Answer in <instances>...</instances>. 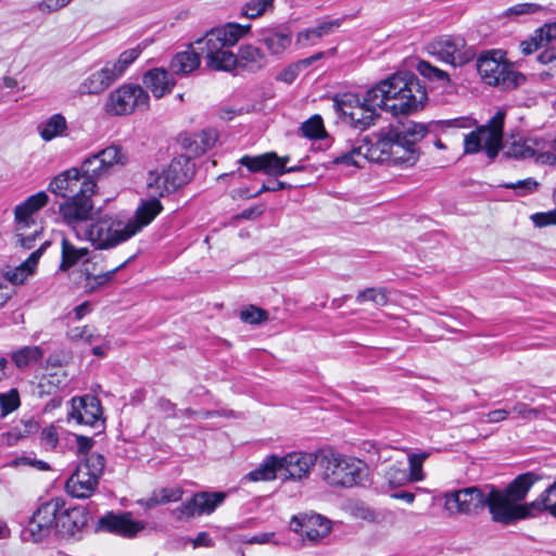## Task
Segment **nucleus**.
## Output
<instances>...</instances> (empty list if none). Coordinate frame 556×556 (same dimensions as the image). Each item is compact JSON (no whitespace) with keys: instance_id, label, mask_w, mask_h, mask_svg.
<instances>
[{"instance_id":"14","label":"nucleus","mask_w":556,"mask_h":556,"mask_svg":"<svg viewBox=\"0 0 556 556\" xmlns=\"http://www.w3.org/2000/svg\"><path fill=\"white\" fill-rule=\"evenodd\" d=\"M443 497L444 508L450 514L478 515L485 507L486 485L448 491Z\"/></svg>"},{"instance_id":"58","label":"nucleus","mask_w":556,"mask_h":556,"mask_svg":"<svg viewBox=\"0 0 556 556\" xmlns=\"http://www.w3.org/2000/svg\"><path fill=\"white\" fill-rule=\"evenodd\" d=\"M543 10V7L538 3H518L508 8L505 12L506 16H518L526 14H534Z\"/></svg>"},{"instance_id":"20","label":"nucleus","mask_w":556,"mask_h":556,"mask_svg":"<svg viewBox=\"0 0 556 556\" xmlns=\"http://www.w3.org/2000/svg\"><path fill=\"white\" fill-rule=\"evenodd\" d=\"M102 416L100 400L90 394L73 397L68 418L79 425L94 426Z\"/></svg>"},{"instance_id":"4","label":"nucleus","mask_w":556,"mask_h":556,"mask_svg":"<svg viewBox=\"0 0 556 556\" xmlns=\"http://www.w3.org/2000/svg\"><path fill=\"white\" fill-rule=\"evenodd\" d=\"M318 470L323 481L334 488L359 485L367 473L365 463L331 448L319 450Z\"/></svg>"},{"instance_id":"30","label":"nucleus","mask_w":556,"mask_h":556,"mask_svg":"<svg viewBox=\"0 0 556 556\" xmlns=\"http://www.w3.org/2000/svg\"><path fill=\"white\" fill-rule=\"evenodd\" d=\"M162 211L161 202L157 197H152V200L142 203L136 211L132 218L127 219L130 230H134V236L138 233L144 226L149 225Z\"/></svg>"},{"instance_id":"60","label":"nucleus","mask_w":556,"mask_h":556,"mask_svg":"<svg viewBox=\"0 0 556 556\" xmlns=\"http://www.w3.org/2000/svg\"><path fill=\"white\" fill-rule=\"evenodd\" d=\"M41 444L46 448H55L59 443V437H58V430L56 428L51 425L41 431L40 435Z\"/></svg>"},{"instance_id":"25","label":"nucleus","mask_w":556,"mask_h":556,"mask_svg":"<svg viewBox=\"0 0 556 556\" xmlns=\"http://www.w3.org/2000/svg\"><path fill=\"white\" fill-rule=\"evenodd\" d=\"M88 522V515L81 507L60 510L56 529L63 536H75Z\"/></svg>"},{"instance_id":"52","label":"nucleus","mask_w":556,"mask_h":556,"mask_svg":"<svg viewBox=\"0 0 556 556\" xmlns=\"http://www.w3.org/2000/svg\"><path fill=\"white\" fill-rule=\"evenodd\" d=\"M502 186L506 189H514L518 195L525 197L538 191L540 184L533 178H526L516 182H506Z\"/></svg>"},{"instance_id":"50","label":"nucleus","mask_w":556,"mask_h":556,"mask_svg":"<svg viewBox=\"0 0 556 556\" xmlns=\"http://www.w3.org/2000/svg\"><path fill=\"white\" fill-rule=\"evenodd\" d=\"M20 405L21 399L17 389H11L8 392L0 393V415L2 417L17 409Z\"/></svg>"},{"instance_id":"12","label":"nucleus","mask_w":556,"mask_h":556,"mask_svg":"<svg viewBox=\"0 0 556 556\" xmlns=\"http://www.w3.org/2000/svg\"><path fill=\"white\" fill-rule=\"evenodd\" d=\"M427 51L437 60L453 67L463 66L475 56V52L466 45L465 39L458 36L438 37L428 43Z\"/></svg>"},{"instance_id":"15","label":"nucleus","mask_w":556,"mask_h":556,"mask_svg":"<svg viewBox=\"0 0 556 556\" xmlns=\"http://www.w3.org/2000/svg\"><path fill=\"white\" fill-rule=\"evenodd\" d=\"M128 162V154L119 146H109L105 149L86 157L81 168L87 177H96L97 180L106 174L124 166Z\"/></svg>"},{"instance_id":"62","label":"nucleus","mask_w":556,"mask_h":556,"mask_svg":"<svg viewBox=\"0 0 556 556\" xmlns=\"http://www.w3.org/2000/svg\"><path fill=\"white\" fill-rule=\"evenodd\" d=\"M71 0H42L37 4V9L45 14L55 12L66 7Z\"/></svg>"},{"instance_id":"41","label":"nucleus","mask_w":556,"mask_h":556,"mask_svg":"<svg viewBox=\"0 0 556 556\" xmlns=\"http://www.w3.org/2000/svg\"><path fill=\"white\" fill-rule=\"evenodd\" d=\"M141 48L136 47L122 52L115 62H108L105 65L109 71L112 73L114 78L117 80L121 78L125 71L128 68L130 64H132L141 54Z\"/></svg>"},{"instance_id":"17","label":"nucleus","mask_w":556,"mask_h":556,"mask_svg":"<svg viewBox=\"0 0 556 556\" xmlns=\"http://www.w3.org/2000/svg\"><path fill=\"white\" fill-rule=\"evenodd\" d=\"M63 222L70 226L76 233L77 238H81L83 226L93 216V203L90 198H72L63 202L59 207Z\"/></svg>"},{"instance_id":"59","label":"nucleus","mask_w":556,"mask_h":556,"mask_svg":"<svg viewBox=\"0 0 556 556\" xmlns=\"http://www.w3.org/2000/svg\"><path fill=\"white\" fill-rule=\"evenodd\" d=\"M67 338L73 342L84 341L86 343H91L94 336L88 326H84L71 328L67 331Z\"/></svg>"},{"instance_id":"23","label":"nucleus","mask_w":556,"mask_h":556,"mask_svg":"<svg viewBox=\"0 0 556 556\" xmlns=\"http://www.w3.org/2000/svg\"><path fill=\"white\" fill-rule=\"evenodd\" d=\"M49 195L45 191H39L28 197L23 203L14 208L15 223L18 229L31 228L37 225L34 214L48 204Z\"/></svg>"},{"instance_id":"18","label":"nucleus","mask_w":556,"mask_h":556,"mask_svg":"<svg viewBox=\"0 0 556 556\" xmlns=\"http://www.w3.org/2000/svg\"><path fill=\"white\" fill-rule=\"evenodd\" d=\"M226 498L224 492H199L172 514L178 520L192 518L195 515L212 514Z\"/></svg>"},{"instance_id":"44","label":"nucleus","mask_w":556,"mask_h":556,"mask_svg":"<svg viewBox=\"0 0 556 556\" xmlns=\"http://www.w3.org/2000/svg\"><path fill=\"white\" fill-rule=\"evenodd\" d=\"M16 229V244L25 250L35 248L36 241L42 238V228L39 225H31V228Z\"/></svg>"},{"instance_id":"9","label":"nucleus","mask_w":556,"mask_h":556,"mask_svg":"<svg viewBox=\"0 0 556 556\" xmlns=\"http://www.w3.org/2000/svg\"><path fill=\"white\" fill-rule=\"evenodd\" d=\"M105 467L102 454L91 453L81 462L66 481L67 493L76 498L91 496Z\"/></svg>"},{"instance_id":"7","label":"nucleus","mask_w":556,"mask_h":556,"mask_svg":"<svg viewBox=\"0 0 556 556\" xmlns=\"http://www.w3.org/2000/svg\"><path fill=\"white\" fill-rule=\"evenodd\" d=\"M194 173V164L186 155H178L161 173L150 172L148 191L151 197H164L188 184Z\"/></svg>"},{"instance_id":"53","label":"nucleus","mask_w":556,"mask_h":556,"mask_svg":"<svg viewBox=\"0 0 556 556\" xmlns=\"http://www.w3.org/2000/svg\"><path fill=\"white\" fill-rule=\"evenodd\" d=\"M384 477L391 486H402L407 482H412L406 469L395 465L387 469Z\"/></svg>"},{"instance_id":"56","label":"nucleus","mask_w":556,"mask_h":556,"mask_svg":"<svg viewBox=\"0 0 556 556\" xmlns=\"http://www.w3.org/2000/svg\"><path fill=\"white\" fill-rule=\"evenodd\" d=\"M39 430V424L34 418L22 419L13 429L12 434L17 438H25L36 433Z\"/></svg>"},{"instance_id":"8","label":"nucleus","mask_w":556,"mask_h":556,"mask_svg":"<svg viewBox=\"0 0 556 556\" xmlns=\"http://www.w3.org/2000/svg\"><path fill=\"white\" fill-rule=\"evenodd\" d=\"M485 507L494 522L511 525L532 516L533 507L514 501L503 489L486 484Z\"/></svg>"},{"instance_id":"5","label":"nucleus","mask_w":556,"mask_h":556,"mask_svg":"<svg viewBox=\"0 0 556 556\" xmlns=\"http://www.w3.org/2000/svg\"><path fill=\"white\" fill-rule=\"evenodd\" d=\"M506 112L498 110L485 124L477 127L464 137V153L477 154L484 151L490 160H494L503 149L504 125Z\"/></svg>"},{"instance_id":"24","label":"nucleus","mask_w":556,"mask_h":556,"mask_svg":"<svg viewBox=\"0 0 556 556\" xmlns=\"http://www.w3.org/2000/svg\"><path fill=\"white\" fill-rule=\"evenodd\" d=\"M49 244V241H43L40 244V247L37 250H35L28 256V258L21 263L18 266H15L14 268L7 267L5 269H3V281H5L7 283L10 282L13 286L23 283L26 280V278L34 273V269L39 258L41 257L43 251L47 249Z\"/></svg>"},{"instance_id":"61","label":"nucleus","mask_w":556,"mask_h":556,"mask_svg":"<svg viewBox=\"0 0 556 556\" xmlns=\"http://www.w3.org/2000/svg\"><path fill=\"white\" fill-rule=\"evenodd\" d=\"M545 46L546 45H545L543 38L538 33V30L535 31V35L533 37H531L530 40H525L520 43L521 51L526 55L531 54L534 51H536Z\"/></svg>"},{"instance_id":"21","label":"nucleus","mask_w":556,"mask_h":556,"mask_svg":"<svg viewBox=\"0 0 556 556\" xmlns=\"http://www.w3.org/2000/svg\"><path fill=\"white\" fill-rule=\"evenodd\" d=\"M98 528L113 534L132 538L146 528L144 522L131 518L129 513H108L99 519Z\"/></svg>"},{"instance_id":"29","label":"nucleus","mask_w":556,"mask_h":556,"mask_svg":"<svg viewBox=\"0 0 556 556\" xmlns=\"http://www.w3.org/2000/svg\"><path fill=\"white\" fill-rule=\"evenodd\" d=\"M239 164L247 167L251 173H265L271 176H276L277 169L281 168L278 166V155L275 152L255 156L244 155L239 160Z\"/></svg>"},{"instance_id":"39","label":"nucleus","mask_w":556,"mask_h":556,"mask_svg":"<svg viewBox=\"0 0 556 556\" xmlns=\"http://www.w3.org/2000/svg\"><path fill=\"white\" fill-rule=\"evenodd\" d=\"M280 471L279 456L269 455L254 470L250 471L247 478L250 481H270Z\"/></svg>"},{"instance_id":"51","label":"nucleus","mask_w":556,"mask_h":556,"mask_svg":"<svg viewBox=\"0 0 556 556\" xmlns=\"http://www.w3.org/2000/svg\"><path fill=\"white\" fill-rule=\"evenodd\" d=\"M275 0H250L242 8V14L248 18H256L273 8Z\"/></svg>"},{"instance_id":"10","label":"nucleus","mask_w":556,"mask_h":556,"mask_svg":"<svg viewBox=\"0 0 556 556\" xmlns=\"http://www.w3.org/2000/svg\"><path fill=\"white\" fill-rule=\"evenodd\" d=\"M96 177H87L81 166L72 167L55 176L48 190L62 198H90L96 192Z\"/></svg>"},{"instance_id":"33","label":"nucleus","mask_w":556,"mask_h":556,"mask_svg":"<svg viewBox=\"0 0 556 556\" xmlns=\"http://www.w3.org/2000/svg\"><path fill=\"white\" fill-rule=\"evenodd\" d=\"M116 79L109 71L106 65L100 71L92 73L81 83L79 90L81 93L98 94L109 88Z\"/></svg>"},{"instance_id":"47","label":"nucleus","mask_w":556,"mask_h":556,"mask_svg":"<svg viewBox=\"0 0 556 556\" xmlns=\"http://www.w3.org/2000/svg\"><path fill=\"white\" fill-rule=\"evenodd\" d=\"M417 71L421 76L428 78L429 80L439 81L442 84V86H445L450 83V76L446 72L433 66L427 61H419Z\"/></svg>"},{"instance_id":"32","label":"nucleus","mask_w":556,"mask_h":556,"mask_svg":"<svg viewBox=\"0 0 556 556\" xmlns=\"http://www.w3.org/2000/svg\"><path fill=\"white\" fill-rule=\"evenodd\" d=\"M341 26L340 20L324 21L316 27L306 28L300 31L296 36V45L301 47L313 46L317 40L330 35L334 29Z\"/></svg>"},{"instance_id":"45","label":"nucleus","mask_w":556,"mask_h":556,"mask_svg":"<svg viewBox=\"0 0 556 556\" xmlns=\"http://www.w3.org/2000/svg\"><path fill=\"white\" fill-rule=\"evenodd\" d=\"M389 301V291L386 288H367L356 295V302L363 304L371 302L376 306H384Z\"/></svg>"},{"instance_id":"22","label":"nucleus","mask_w":556,"mask_h":556,"mask_svg":"<svg viewBox=\"0 0 556 556\" xmlns=\"http://www.w3.org/2000/svg\"><path fill=\"white\" fill-rule=\"evenodd\" d=\"M257 40L269 54L278 56L290 47L292 33L286 26L266 27L260 30Z\"/></svg>"},{"instance_id":"63","label":"nucleus","mask_w":556,"mask_h":556,"mask_svg":"<svg viewBox=\"0 0 556 556\" xmlns=\"http://www.w3.org/2000/svg\"><path fill=\"white\" fill-rule=\"evenodd\" d=\"M301 68H303V67H302V65H300V62L291 64L288 67H286L285 70H282L277 75V80H280V81H283V83H287V84H291L298 77Z\"/></svg>"},{"instance_id":"27","label":"nucleus","mask_w":556,"mask_h":556,"mask_svg":"<svg viewBox=\"0 0 556 556\" xmlns=\"http://www.w3.org/2000/svg\"><path fill=\"white\" fill-rule=\"evenodd\" d=\"M547 141L542 137H526L511 142L504 152L508 159L527 160L532 159L538 151L544 150Z\"/></svg>"},{"instance_id":"54","label":"nucleus","mask_w":556,"mask_h":556,"mask_svg":"<svg viewBox=\"0 0 556 556\" xmlns=\"http://www.w3.org/2000/svg\"><path fill=\"white\" fill-rule=\"evenodd\" d=\"M51 532V529H49L46 525L38 522L34 517L30 518L28 528L24 532V535L28 533L29 539L37 543L41 542L45 538H47Z\"/></svg>"},{"instance_id":"6","label":"nucleus","mask_w":556,"mask_h":556,"mask_svg":"<svg viewBox=\"0 0 556 556\" xmlns=\"http://www.w3.org/2000/svg\"><path fill=\"white\" fill-rule=\"evenodd\" d=\"M134 236L127 220L114 215L98 216L96 222L83 229L81 238L99 250L114 248Z\"/></svg>"},{"instance_id":"38","label":"nucleus","mask_w":556,"mask_h":556,"mask_svg":"<svg viewBox=\"0 0 556 556\" xmlns=\"http://www.w3.org/2000/svg\"><path fill=\"white\" fill-rule=\"evenodd\" d=\"M63 506L64 501L62 498H52L41 504L33 514L31 517H34L38 522L46 525L49 529L52 530L53 527L56 528L59 513L63 508Z\"/></svg>"},{"instance_id":"42","label":"nucleus","mask_w":556,"mask_h":556,"mask_svg":"<svg viewBox=\"0 0 556 556\" xmlns=\"http://www.w3.org/2000/svg\"><path fill=\"white\" fill-rule=\"evenodd\" d=\"M132 257H129L127 261H125L119 266L108 270L102 274L93 275L90 273L86 274V282L85 288L88 292H94L96 290L103 288L108 286L114 278V275L122 268L126 266V264L131 260Z\"/></svg>"},{"instance_id":"57","label":"nucleus","mask_w":556,"mask_h":556,"mask_svg":"<svg viewBox=\"0 0 556 556\" xmlns=\"http://www.w3.org/2000/svg\"><path fill=\"white\" fill-rule=\"evenodd\" d=\"M241 319L251 325H257L268 319V313L265 309L250 306L241 312Z\"/></svg>"},{"instance_id":"36","label":"nucleus","mask_w":556,"mask_h":556,"mask_svg":"<svg viewBox=\"0 0 556 556\" xmlns=\"http://www.w3.org/2000/svg\"><path fill=\"white\" fill-rule=\"evenodd\" d=\"M217 141V132L214 129H205L193 138H182L181 144L193 155H200L211 149Z\"/></svg>"},{"instance_id":"40","label":"nucleus","mask_w":556,"mask_h":556,"mask_svg":"<svg viewBox=\"0 0 556 556\" xmlns=\"http://www.w3.org/2000/svg\"><path fill=\"white\" fill-rule=\"evenodd\" d=\"M43 357L39 346H23L11 353V358L18 369H24L37 364Z\"/></svg>"},{"instance_id":"26","label":"nucleus","mask_w":556,"mask_h":556,"mask_svg":"<svg viewBox=\"0 0 556 556\" xmlns=\"http://www.w3.org/2000/svg\"><path fill=\"white\" fill-rule=\"evenodd\" d=\"M235 58L238 60L236 68L251 73L261 71L268 63V59L263 50L251 43L241 45Z\"/></svg>"},{"instance_id":"11","label":"nucleus","mask_w":556,"mask_h":556,"mask_svg":"<svg viewBox=\"0 0 556 556\" xmlns=\"http://www.w3.org/2000/svg\"><path fill=\"white\" fill-rule=\"evenodd\" d=\"M477 70L485 84L503 90L515 89L525 81V76L515 72L507 62L493 56L481 55L477 61Z\"/></svg>"},{"instance_id":"31","label":"nucleus","mask_w":556,"mask_h":556,"mask_svg":"<svg viewBox=\"0 0 556 556\" xmlns=\"http://www.w3.org/2000/svg\"><path fill=\"white\" fill-rule=\"evenodd\" d=\"M189 45V49L176 53L170 63L169 70L175 75H188L200 66V52H195Z\"/></svg>"},{"instance_id":"35","label":"nucleus","mask_w":556,"mask_h":556,"mask_svg":"<svg viewBox=\"0 0 556 556\" xmlns=\"http://www.w3.org/2000/svg\"><path fill=\"white\" fill-rule=\"evenodd\" d=\"M540 477L534 472H526L516 477L506 488L505 492L517 503L523 501Z\"/></svg>"},{"instance_id":"37","label":"nucleus","mask_w":556,"mask_h":556,"mask_svg":"<svg viewBox=\"0 0 556 556\" xmlns=\"http://www.w3.org/2000/svg\"><path fill=\"white\" fill-rule=\"evenodd\" d=\"M184 494L181 488H162L154 490L148 498L138 501V504L144 508L151 509L157 505H165L172 502H178Z\"/></svg>"},{"instance_id":"43","label":"nucleus","mask_w":556,"mask_h":556,"mask_svg":"<svg viewBox=\"0 0 556 556\" xmlns=\"http://www.w3.org/2000/svg\"><path fill=\"white\" fill-rule=\"evenodd\" d=\"M88 254L87 248H75L67 239L62 241V263L60 268L65 270L75 265L80 258Z\"/></svg>"},{"instance_id":"28","label":"nucleus","mask_w":556,"mask_h":556,"mask_svg":"<svg viewBox=\"0 0 556 556\" xmlns=\"http://www.w3.org/2000/svg\"><path fill=\"white\" fill-rule=\"evenodd\" d=\"M143 84L155 98L161 99L173 90L176 81L172 77V73L165 68L157 67L144 74Z\"/></svg>"},{"instance_id":"46","label":"nucleus","mask_w":556,"mask_h":556,"mask_svg":"<svg viewBox=\"0 0 556 556\" xmlns=\"http://www.w3.org/2000/svg\"><path fill=\"white\" fill-rule=\"evenodd\" d=\"M430 455V452L408 454L409 471L407 472V475L409 476L412 482H418L424 480L425 475L422 471V464Z\"/></svg>"},{"instance_id":"34","label":"nucleus","mask_w":556,"mask_h":556,"mask_svg":"<svg viewBox=\"0 0 556 556\" xmlns=\"http://www.w3.org/2000/svg\"><path fill=\"white\" fill-rule=\"evenodd\" d=\"M37 129L41 139L49 142L58 137H65L67 135V122L62 114L56 113L41 122Z\"/></svg>"},{"instance_id":"1","label":"nucleus","mask_w":556,"mask_h":556,"mask_svg":"<svg viewBox=\"0 0 556 556\" xmlns=\"http://www.w3.org/2000/svg\"><path fill=\"white\" fill-rule=\"evenodd\" d=\"M428 100L426 87L410 72H397L380 80L362 97L343 93L333 98V109L343 123L364 131L380 118L379 110L393 116L412 114Z\"/></svg>"},{"instance_id":"55","label":"nucleus","mask_w":556,"mask_h":556,"mask_svg":"<svg viewBox=\"0 0 556 556\" xmlns=\"http://www.w3.org/2000/svg\"><path fill=\"white\" fill-rule=\"evenodd\" d=\"M544 409H545L544 406L533 408L523 402H517L513 406L510 412L516 414L517 416H519L522 419L534 420L540 417V415L542 414V412Z\"/></svg>"},{"instance_id":"16","label":"nucleus","mask_w":556,"mask_h":556,"mask_svg":"<svg viewBox=\"0 0 556 556\" xmlns=\"http://www.w3.org/2000/svg\"><path fill=\"white\" fill-rule=\"evenodd\" d=\"M281 477L286 480L302 481L309 477L312 468L319 467V450L316 452H291L279 457Z\"/></svg>"},{"instance_id":"2","label":"nucleus","mask_w":556,"mask_h":556,"mask_svg":"<svg viewBox=\"0 0 556 556\" xmlns=\"http://www.w3.org/2000/svg\"><path fill=\"white\" fill-rule=\"evenodd\" d=\"M426 124L408 122L400 127L381 129L372 138L362 139L364 159L377 163L413 166L419 159L417 143L428 134Z\"/></svg>"},{"instance_id":"49","label":"nucleus","mask_w":556,"mask_h":556,"mask_svg":"<svg viewBox=\"0 0 556 556\" xmlns=\"http://www.w3.org/2000/svg\"><path fill=\"white\" fill-rule=\"evenodd\" d=\"M364 152H365L364 143L358 144V146L354 144V146H352V148L349 151L343 152L340 155L336 156L333 159V163L342 164V165H346V166L359 167L361 164H359L358 159H361V157L364 159Z\"/></svg>"},{"instance_id":"3","label":"nucleus","mask_w":556,"mask_h":556,"mask_svg":"<svg viewBox=\"0 0 556 556\" xmlns=\"http://www.w3.org/2000/svg\"><path fill=\"white\" fill-rule=\"evenodd\" d=\"M251 29V25L228 23L223 27L207 30L205 35L194 41L200 54L206 61V66L213 71L231 72L236 68L235 53L229 50Z\"/></svg>"},{"instance_id":"19","label":"nucleus","mask_w":556,"mask_h":556,"mask_svg":"<svg viewBox=\"0 0 556 556\" xmlns=\"http://www.w3.org/2000/svg\"><path fill=\"white\" fill-rule=\"evenodd\" d=\"M290 529L303 535L313 544L318 543L331 531L330 521L318 514L293 516Z\"/></svg>"},{"instance_id":"64","label":"nucleus","mask_w":556,"mask_h":556,"mask_svg":"<svg viewBox=\"0 0 556 556\" xmlns=\"http://www.w3.org/2000/svg\"><path fill=\"white\" fill-rule=\"evenodd\" d=\"M533 224L536 227H545L548 225H556V210L545 212V213H536L531 216Z\"/></svg>"},{"instance_id":"48","label":"nucleus","mask_w":556,"mask_h":556,"mask_svg":"<svg viewBox=\"0 0 556 556\" xmlns=\"http://www.w3.org/2000/svg\"><path fill=\"white\" fill-rule=\"evenodd\" d=\"M301 130L303 136L309 139H321L326 135L323 118L319 115H314L305 121L301 126Z\"/></svg>"},{"instance_id":"13","label":"nucleus","mask_w":556,"mask_h":556,"mask_svg":"<svg viewBox=\"0 0 556 556\" xmlns=\"http://www.w3.org/2000/svg\"><path fill=\"white\" fill-rule=\"evenodd\" d=\"M150 97L139 85L125 84L111 92L105 104L106 113L115 116L132 113L136 109L147 110Z\"/></svg>"}]
</instances>
